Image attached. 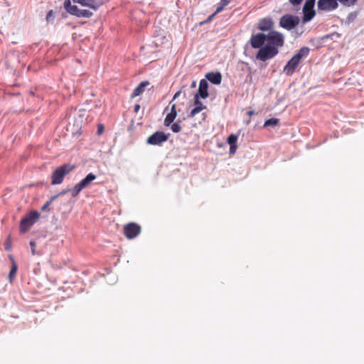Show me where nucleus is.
<instances>
[{"label": "nucleus", "instance_id": "nucleus-12", "mask_svg": "<svg viewBox=\"0 0 364 364\" xmlns=\"http://www.w3.org/2000/svg\"><path fill=\"white\" fill-rule=\"evenodd\" d=\"M73 1L95 11L97 10L100 6L102 5L101 0H73Z\"/></svg>", "mask_w": 364, "mask_h": 364}, {"label": "nucleus", "instance_id": "nucleus-15", "mask_svg": "<svg viewBox=\"0 0 364 364\" xmlns=\"http://www.w3.org/2000/svg\"><path fill=\"white\" fill-rule=\"evenodd\" d=\"M9 259L11 263V268L9 274V281L12 283L16 277V274L18 270V264L13 255H9Z\"/></svg>", "mask_w": 364, "mask_h": 364}, {"label": "nucleus", "instance_id": "nucleus-8", "mask_svg": "<svg viewBox=\"0 0 364 364\" xmlns=\"http://www.w3.org/2000/svg\"><path fill=\"white\" fill-rule=\"evenodd\" d=\"M299 23V18L290 14L283 16L279 21V25L287 29L291 30L296 27Z\"/></svg>", "mask_w": 364, "mask_h": 364}, {"label": "nucleus", "instance_id": "nucleus-10", "mask_svg": "<svg viewBox=\"0 0 364 364\" xmlns=\"http://www.w3.org/2000/svg\"><path fill=\"white\" fill-rule=\"evenodd\" d=\"M338 0H318V9L326 11H333L338 6Z\"/></svg>", "mask_w": 364, "mask_h": 364}, {"label": "nucleus", "instance_id": "nucleus-4", "mask_svg": "<svg viewBox=\"0 0 364 364\" xmlns=\"http://www.w3.org/2000/svg\"><path fill=\"white\" fill-rule=\"evenodd\" d=\"M63 6L68 13L79 18H90L93 15V13L89 9H80L77 6L72 5L70 0H65Z\"/></svg>", "mask_w": 364, "mask_h": 364}, {"label": "nucleus", "instance_id": "nucleus-9", "mask_svg": "<svg viewBox=\"0 0 364 364\" xmlns=\"http://www.w3.org/2000/svg\"><path fill=\"white\" fill-rule=\"evenodd\" d=\"M168 139V135L163 132H156L148 137L146 142L149 144L160 146Z\"/></svg>", "mask_w": 364, "mask_h": 364}, {"label": "nucleus", "instance_id": "nucleus-24", "mask_svg": "<svg viewBox=\"0 0 364 364\" xmlns=\"http://www.w3.org/2000/svg\"><path fill=\"white\" fill-rule=\"evenodd\" d=\"M171 129L173 132L174 133H178L181 131V127L178 124V122H175L171 124Z\"/></svg>", "mask_w": 364, "mask_h": 364}, {"label": "nucleus", "instance_id": "nucleus-36", "mask_svg": "<svg viewBox=\"0 0 364 364\" xmlns=\"http://www.w3.org/2000/svg\"><path fill=\"white\" fill-rule=\"evenodd\" d=\"M247 114H248V115H249V116H252V115H253V114H254V111L250 110V111H249V112H247Z\"/></svg>", "mask_w": 364, "mask_h": 364}, {"label": "nucleus", "instance_id": "nucleus-23", "mask_svg": "<svg viewBox=\"0 0 364 364\" xmlns=\"http://www.w3.org/2000/svg\"><path fill=\"white\" fill-rule=\"evenodd\" d=\"M341 4L345 6H353L357 0H338Z\"/></svg>", "mask_w": 364, "mask_h": 364}, {"label": "nucleus", "instance_id": "nucleus-5", "mask_svg": "<svg viewBox=\"0 0 364 364\" xmlns=\"http://www.w3.org/2000/svg\"><path fill=\"white\" fill-rule=\"evenodd\" d=\"M40 213L36 210L31 211L20 222V230L23 233L28 231L30 228L39 219Z\"/></svg>", "mask_w": 364, "mask_h": 364}, {"label": "nucleus", "instance_id": "nucleus-29", "mask_svg": "<svg viewBox=\"0 0 364 364\" xmlns=\"http://www.w3.org/2000/svg\"><path fill=\"white\" fill-rule=\"evenodd\" d=\"M104 130H105L104 126L101 124H98L97 131V134L101 135L104 132Z\"/></svg>", "mask_w": 364, "mask_h": 364}, {"label": "nucleus", "instance_id": "nucleus-37", "mask_svg": "<svg viewBox=\"0 0 364 364\" xmlns=\"http://www.w3.org/2000/svg\"><path fill=\"white\" fill-rule=\"evenodd\" d=\"M178 95H179V92H177L176 94H175L174 98H176Z\"/></svg>", "mask_w": 364, "mask_h": 364}, {"label": "nucleus", "instance_id": "nucleus-25", "mask_svg": "<svg viewBox=\"0 0 364 364\" xmlns=\"http://www.w3.org/2000/svg\"><path fill=\"white\" fill-rule=\"evenodd\" d=\"M200 97L195 95L194 96V105L195 107H205L206 109V106H205L200 100Z\"/></svg>", "mask_w": 364, "mask_h": 364}, {"label": "nucleus", "instance_id": "nucleus-14", "mask_svg": "<svg viewBox=\"0 0 364 364\" xmlns=\"http://www.w3.org/2000/svg\"><path fill=\"white\" fill-rule=\"evenodd\" d=\"M149 82L142 81L139 83V85L133 90V92L131 95V98L136 97L144 93L145 91L146 87L149 85Z\"/></svg>", "mask_w": 364, "mask_h": 364}, {"label": "nucleus", "instance_id": "nucleus-7", "mask_svg": "<svg viewBox=\"0 0 364 364\" xmlns=\"http://www.w3.org/2000/svg\"><path fill=\"white\" fill-rule=\"evenodd\" d=\"M141 226L134 222L128 223L123 227L124 235L129 240H132L136 237L141 233Z\"/></svg>", "mask_w": 364, "mask_h": 364}, {"label": "nucleus", "instance_id": "nucleus-2", "mask_svg": "<svg viewBox=\"0 0 364 364\" xmlns=\"http://www.w3.org/2000/svg\"><path fill=\"white\" fill-rule=\"evenodd\" d=\"M308 47H302L287 62L283 68V73L287 76H291L296 68L301 63L303 58L306 57L309 53Z\"/></svg>", "mask_w": 364, "mask_h": 364}, {"label": "nucleus", "instance_id": "nucleus-21", "mask_svg": "<svg viewBox=\"0 0 364 364\" xmlns=\"http://www.w3.org/2000/svg\"><path fill=\"white\" fill-rule=\"evenodd\" d=\"M205 109V107H195L188 114L189 117H194L197 114Z\"/></svg>", "mask_w": 364, "mask_h": 364}, {"label": "nucleus", "instance_id": "nucleus-17", "mask_svg": "<svg viewBox=\"0 0 364 364\" xmlns=\"http://www.w3.org/2000/svg\"><path fill=\"white\" fill-rule=\"evenodd\" d=\"M176 115H177V112H176V105L173 104L171 106V112L166 115V117L164 119V125L166 127L170 126L173 123L175 118L176 117Z\"/></svg>", "mask_w": 364, "mask_h": 364}, {"label": "nucleus", "instance_id": "nucleus-13", "mask_svg": "<svg viewBox=\"0 0 364 364\" xmlns=\"http://www.w3.org/2000/svg\"><path fill=\"white\" fill-rule=\"evenodd\" d=\"M208 82L203 79L200 81L199 87L198 90V92L195 95L196 96H198L201 97L202 99H205L208 97Z\"/></svg>", "mask_w": 364, "mask_h": 364}, {"label": "nucleus", "instance_id": "nucleus-20", "mask_svg": "<svg viewBox=\"0 0 364 364\" xmlns=\"http://www.w3.org/2000/svg\"><path fill=\"white\" fill-rule=\"evenodd\" d=\"M232 0H220L219 6L216 9V13H220Z\"/></svg>", "mask_w": 364, "mask_h": 364}, {"label": "nucleus", "instance_id": "nucleus-26", "mask_svg": "<svg viewBox=\"0 0 364 364\" xmlns=\"http://www.w3.org/2000/svg\"><path fill=\"white\" fill-rule=\"evenodd\" d=\"M5 249L6 250H10L11 249V235H8L4 242Z\"/></svg>", "mask_w": 364, "mask_h": 364}, {"label": "nucleus", "instance_id": "nucleus-16", "mask_svg": "<svg viewBox=\"0 0 364 364\" xmlns=\"http://www.w3.org/2000/svg\"><path fill=\"white\" fill-rule=\"evenodd\" d=\"M304 17L303 21L304 22L311 21L314 16H315V11L314 10V6L304 4L303 8Z\"/></svg>", "mask_w": 364, "mask_h": 364}, {"label": "nucleus", "instance_id": "nucleus-28", "mask_svg": "<svg viewBox=\"0 0 364 364\" xmlns=\"http://www.w3.org/2000/svg\"><path fill=\"white\" fill-rule=\"evenodd\" d=\"M30 245H31V253L33 255H36V243L31 240L30 242Z\"/></svg>", "mask_w": 364, "mask_h": 364}, {"label": "nucleus", "instance_id": "nucleus-3", "mask_svg": "<svg viewBox=\"0 0 364 364\" xmlns=\"http://www.w3.org/2000/svg\"><path fill=\"white\" fill-rule=\"evenodd\" d=\"M74 168L75 166L70 164H65L56 168L50 176L51 184H60L63 181L64 177L70 173Z\"/></svg>", "mask_w": 364, "mask_h": 364}, {"label": "nucleus", "instance_id": "nucleus-1", "mask_svg": "<svg viewBox=\"0 0 364 364\" xmlns=\"http://www.w3.org/2000/svg\"><path fill=\"white\" fill-rule=\"evenodd\" d=\"M250 43L253 48H259L256 59L265 62L279 53V48L284 45V36L278 31H270L267 35L258 33L252 35Z\"/></svg>", "mask_w": 364, "mask_h": 364}, {"label": "nucleus", "instance_id": "nucleus-31", "mask_svg": "<svg viewBox=\"0 0 364 364\" xmlns=\"http://www.w3.org/2000/svg\"><path fill=\"white\" fill-rule=\"evenodd\" d=\"M302 1L303 0H289V2L294 6H297L299 5Z\"/></svg>", "mask_w": 364, "mask_h": 364}, {"label": "nucleus", "instance_id": "nucleus-18", "mask_svg": "<svg viewBox=\"0 0 364 364\" xmlns=\"http://www.w3.org/2000/svg\"><path fill=\"white\" fill-rule=\"evenodd\" d=\"M206 78L214 85H219L222 81V75L219 72L208 73L205 75Z\"/></svg>", "mask_w": 364, "mask_h": 364}, {"label": "nucleus", "instance_id": "nucleus-27", "mask_svg": "<svg viewBox=\"0 0 364 364\" xmlns=\"http://www.w3.org/2000/svg\"><path fill=\"white\" fill-rule=\"evenodd\" d=\"M57 198V196H53L50 200H48L46 203H45L42 207H41V210L43 211H45V210H48V207L49 205L51 204V203Z\"/></svg>", "mask_w": 364, "mask_h": 364}, {"label": "nucleus", "instance_id": "nucleus-35", "mask_svg": "<svg viewBox=\"0 0 364 364\" xmlns=\"http://www.w3.org/2000/svg\"><path fill=\"white\" fill-rule=\"evenodd\" d=\"M140 109V105L139 104H136L134 105V112L137 113Z\"/></svg>", "mask_w": 364, "mask_h": 364}, {"label": "nucleus", "instance_id": "nucleus-19", "mask_svg": "<svg viewBox=\"0 0 364 364\" xmlns=\"http://www.w3.org/2000/svg\"><path fill=\"white\" fill-rule=\"evenodd\" d=\"M278 124L279 119L277 118H271L265 121L264 127H276Z\"/></svg>", "mask_w": 364, "mask_h": 364}, {"label": "nucleus", "instance_id": "nucleus-32", "mask_svg": "<svg viewBox=\"0 0 364 364\" xmlns=\"http://www.w3.org/2000/svg\"><path fill=\"white\" fill-rule=\"evenodd\" d=\"M230 154H235L236 151V149H237V145H230Z\"/></svg>", "mask_w": 364, "mask_h": 364}, {"label": "nucleus", "instance_id": "nucleus-6", "mask_svg": "<svg viewBox=\"0 0 364 364\" xmlns=\"http://www.w3.org/2000/svg\"><path fill=\"white\" fill-rule=\"evenodd\" d=\"M96 178V176L93 173H89L85 178H83L80 182L77 183L73 189L69 191H64L62 194L70 191L73 197L77 196L80 191L89 186V184Z\"/></svg>", "mask_w": 364, "mask_h": 364}, {"label": "nucleus", "instance_id": "nucleus-22", "mask_svg": "<svg viewBox=\"0 0 364 364\" xmlns=\"http://www.w3.org/2000/svg\"><path fill=\"white\" fill-rule=\"evenodd\" d=\"M237 136L233 134H230L228 138V143L230 145H237Z\"/></svg>", "mask_w": 364, "mask_h": 364}, {"label": "nucleus", "instance_id": "nucleus-11", "mask_svg": "<svg viewBox=\"0 0 364 364\" xmlns=\"http://www.w3.org/2000/svg\"><path fill=\"white\" fill-rule=\"evenodd\" d=\"M274 22L271 18H264L259 21L257 28L262 31H272Z\"/></svg>", "mask_w": 364, "mask_h": 364}, {"label": "nucleus", "instance_id": "nucleus-34", "mask_svg": "<svg viewBox=\"0 0 364 364\" xmlns=\"http://www.w3.org/2000/svg\"><path fill=\"white\" fill-rule=\"evenodd\" d=\"M217 14H218V13H216V11H215L214 14H213L211 16H210L208 18V19L206 20V22H209L210 21H211V20L213 18V17H214Z\"/></svg>", "mask_w": 364, "mask_h": 364}, {"label": "nucleus", "instance_id": "nucleus-33", "mask_svg": "<svg viewBox=\"0 0 364 364\" xmlns=\"http://www.w3.org/2000/svg\"><path fill=\"white\" fill-rule=\"evenodd\" d=\"M304 4L307 5V6H314L315 0H306V1L305 2Z\"/></svg>", "mask_w": 364, "mask_h": 364}, {"label": "nucleus", "instance_id": "nucleus-30", "mask_svg": "<svg viewBox=\"0 0 364 364\" xmlns=\"http://www.w3.org/2000/svg\"><path fill=\"white\" fill-rule=\"evenodd\" d=\"M53 10H50V11H49L48 12V14H47V15H46V20H47V21H50V19L51 18H53Z\"/></svg>", "mask_w": 364, "mask_h": 364}]
</instances>
